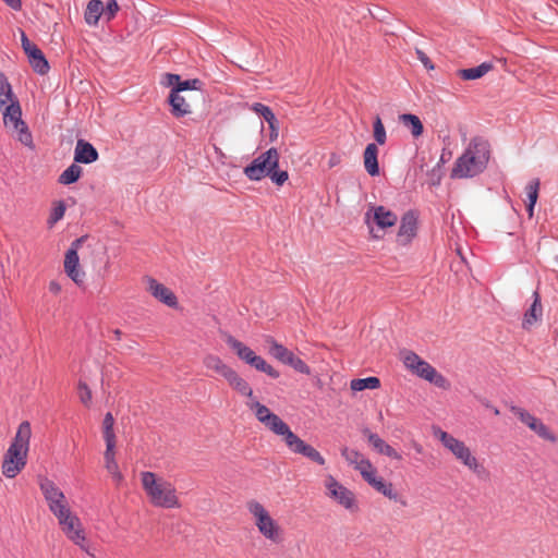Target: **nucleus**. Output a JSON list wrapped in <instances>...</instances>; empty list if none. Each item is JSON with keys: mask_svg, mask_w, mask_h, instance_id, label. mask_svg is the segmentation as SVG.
Wrapping results in <instances>:
<instances>
[{"mask_svg": "<svg viewBox=\"0 0 558 558\" xmlns=\"http://www.w3.org/2000/svg\"><path fill=\"white\" fill-rule=\"evenodd\" d=\"M226 381L235 392L248 398L246 407L254 412L256 420L272 434L281 437L292 453L301 454L322 466L326 464V459L317 449L301 439L279 415L256 400L252 387L236 371Z\"/></svg>", "mask_w": 558, "mask_h": 558, "instance_id": "obj_1", "label": "nucleus"}, {"mask_svg": "<svg viewBox=\"0 0 558 558\" xmlns=\"http://www.w3.org/2000/svg\"><path fill=\"white\" fill-rule=\"evenodd\" d=\"M489 144L481 137L470 141L464 153L456 160L451 178H473L483 172L489 160Z\"/></svg>", "mask_w": 558, "mask_h": 558, "instance_id": "obj_2", "label": "nucleus"}, {"mask_svg": "<svg viewBox=\"0 0 558 558\" xmlns=\"http://www.w3.org/2000/svg\"><path fill=\"white\" fill-rule=\"evenodd\" d=\"M140 477L148 501L154 507L165 509L181 507L177 488L171 482L150 471L141 472Z\"/></svg>", "mask_w": 558, "mask_h": 558, "instance_id": "obj_3", "label": "nucleus"}, {"mask_svg": "<svg viewBox=\"0 0 558 558\" xmlns=\"http://www.w3.org/2000/svg\"><path fill=\"white\" fill-rule=\"evenodd\" d=\"M32 427L28 421L22 422L16 434L3 457L2 474L8 478H14L26 465Z\"/></svg>", "mask_w": 558, "mask_h": 558, "instance_id": "obj_4", "label": "nucleus"}, {"mask_svg": "<svg viewBox=\"0 0 558 558\" xmlns=\"http://www.w3.org/2000/svg\"><path fill=\"white\" fill-rule=\"evenodd\" d=\"M280 155L277 148L271 147L255 157L250 165L243 169V173L251 181H260L264 178L281 186L289 179L284 170H279Z\"/></svg>", "mask_w": 558, "mask_h": 558, "instance_id": "obj_5", "label": "nucleus"}, {"mask_svg": "<svg viewBox=\"0 0 558 558\" xmlns=\"http://www.w3.org/2000/svg\"><path fill=\"white\" fill-rule=\"evenodd\" d=\"M246 509L257 531L268 541L279 543L282 537V529L271 517L268 509L259 501L251 499L246 502Z\"/></svg>", "mask_w": 558, "mask_h": 558, "instance_id": "obj_6", "label": "nucleus"}, {"mask_svg": "<svg viewBox=\"0 0 558 558\" xmlns=\"http://www.w3.org/2000/svg\"><path fill=\"white\" fill-rule=\"evenodd\" d=\"M355 470L361 474L362 478L377 493L384 495L388 499L399 502L405 507L407 500L395 489L393 484L385 481L384 477L378 475L377 469L367 459L363 458Z\"/></svg>", "mask_w": 558, "mask_h": 558, "instance_id": "obj_7", "label": "nucleus"}, {"mask_svg": "<svg viewBox=\"0 0 558 558\" xmlns=\"http://www.w3.org/2000/svg\"><path fill=\"white\" fill-rule=\"evenodd\" d=\"M401 360L407 369L416 376L434 384L441 389H448L450 384L445 376L436 371L428 362L421 359L413 351L404 350L400 352Z\"/></svg>", "mask_w": 558, "mask_h": 558, "instance_id": "obj_8", "label": "nucleus"}, {"mask_svg": "<svg viewBox=\"0 0 558 558\" xmlns=\"http://www.w3.org/2000/svg\"><path fill=\"white\" fill-rule=\"evenodd\" d=\"M1 111L3 117V124L12 134V136H14L26 147L33 148V136L26 122L22 119V108L20 102L13 101L12 104L2 108Z\"/></svg>", "mask_w": 558, "mask_h": 558, "instance_id": "obj_9", "label": "nucleus"}, {"mask_svg": "<svg viewBox=\"0 0 558 558\" xmlns=\"http://www.w3.org/2000/svg\"><path fill=\"white\" fill-rule=\"evenodd\" d=\"M39 488L50 512L54 515L58 522L73 513L68 498L54 482L44 477L39 481Z\"/></svg>", "mask_w": 558, "mask_h": 558, "instance_id": "obj_10", "label": "nucleus"}, {"mask_svg": "<svg viewBox=\"0 0 558 558\" xmlns=\"http://www.w3.org/2000/svg\"><path fill=\"white\" fill-rule=\"evenodd\" d=\"M226 343L241 361L251 365L255 369L263 372L275 379L280 376L279 372L268 364L265 359L257 355L250 347L233 336H227Z\"/></svg>", "mask_w": 558, "mask_h": 558, "instance_id": "obj_11", "label": "nucleus"}, {"mask_svg": "<svg viewBox=\"0 0 558 558\" xmlns=\"http://www.w3.org/2000/svg\"><path fill=\"white\" fill-rule=\"evenodd\" d=\"M324 487L326 496L340 507L351 513L359 511V501L355 494L342 485L333 475L325 476Z\"/></svg>", "mask_w": 558, "mask_h": 558, "instance_id": "obj_12", "label": "nucleus"}, {"mask_svg": "<svg viewBox=\"0 0 558 558\" xmlns=\"http://www.w3.org/2000/svg\"><path fill=\"white\" fill-rule=\"evenodd\" d=\"M86 239V236H81L73 241L64 256V272L77 286H82L85 279V271L80 267L78 250Z\"/></svg>", "mask_w": 558, "mask_h": 558, "instance_id": "obj_13", "label": "nucleus"}, {"mask_svg": "<svg viewBox=\"0 0 558 558\" xmlns=\"http://www.w3.org/2000/svg\"><path fill=\"white\" fill-rule=\"evenodd\" d=\"M58 524L68 539L88 553L85 529L81 519L74 512L60 520Z\"/></svg>", "mask_w": 558, "mask_h": 558, "instance_id": "obj_14", "label": "nucleus"}, {"mask_svg": "<svg viewBox=\"0 0 558 558\" xmlns=\"http://www.w3.org/2000/svg\"><path fill=\"white\" fill-rule=\"evenodd\" d=\"M364 219L369 231L373 233L374 226L379 230L393 227L398 221V216L396 213L384 206H369L365 213Z\"/></svg>", "mask_w": 558, "mask_h": 558, "instance_id": "obj_15", "label": "nucleus"}, {"mask_svg": "<svg viewBox=\"0 0 558 558\" xmlns=\"http://www.w3.org/2000/svg\"><path fill=\"white\" fill-rule=\"evenodd\" d=\"M511 412L541 438L550 442L557 441V437L555 436V434L539 418H537L526 410L518 407H512Z\"/></svg>", "mask_w": 558, "mask_h": 558, "instance_id": "obj_16", "label": "nucleus"}, {"mask_svg": "<svg viewBox=\"0 0 558 558\" xmlns=\"http://www.w3.org/2000/svg\"><path fill=\"white\" fill-rule=\"evenodd\" d=\"M21 41L34 71L41 75L46 74L49 70V64L41 50L27 38L24 32L21 33Z\"/></svg>", "mask_w": 558, "mask_h": 558, "instance_id": "obj_17", "label": "nucleus"}, {"mask_svg": "<svg viewBox=\"0 0 558 558\" xmlns=\"http://www.w3.org/2000/svg\"><path fill=\"white\" fill-rule=\"evenodd\" d=\"M146 290L159 302L169 307H177L178 299L175 294L165 284L158 282L156 279L146 278Z\"/></svg>", "mask_w": 558, "mask_h": 558, "instance_id": "obj_18", "label": "nucleus"}, {"mask_svg": "<svg viewBox=\"0 0 558 558\" xmlns=\"http://www.w3.org/2000/svg\"><path fill=\"white\" fill-rule=\"evenodd\" d=\"M416 228H417L416 216L411 211L404 214L401 219L399 231H398L399 243L402 245L409 244L416 234Z\"/></svg>", "mask_w": 558, "mask_h": 558, "instance_id": "obj_19", "label": "nucleus"}, {"mask_svg": "<svg viewBox=\"0 0 558 558\" xmlns=\"http://www.w3.org/2000/svg\"><path fill=\"white\" fill-rule=\"evenodd\" d=\"M203 364L207 371L221 376L225 380L235 371L216 354H207L203 359Z\"/></svg>", "mask_w": 558, "mask_h": 558, "instance_id": "obj_20", "label": "nucleus"}, {"mask_svg": "<svg viewBox=\"0 0 558 558\" xmlns=\"http://www.w3.org/2000/svg\"><path fill=\"white\" fill-rule=\"evenodd\" d=\"M543 316V306L541 303V296L537 291L533 293V303L530 308L524 313L522 320V328L530 330L535 326Z\"/></svg>", "mask_w": 558, "mask_h": 558, "instance_id": "obj_21", "label": "nucleus"}, {"mask_svg": "<svg viewBox=\"0 0 558 558\" xmlns=\"http://www.w3.org/2000/svg\"><path fill=\"white\" fill-rule=\"evenodd\" d=\"M364 435L367 437L369 445L380 454H385L391 459L400 461L402 456L392 448L389 444H387L384 439H381L377 434L369 432L366 429Z\"/></svg>", "mask_w": 558, "mask_h": 558, "instance_id": "obj_22", "label": "nucleus"}, {"mask_svg": "<svg viewBox=\"0 0 558 558\" xmlns=\"http://www.w3.org/2000/svg\"><path fill=\"white\" fill-rule=\"evenodd\" d=\"M453 457L474 474L480 475L485 470L483 464L477 460L466 445L462 446Z\"/></svg>", "mask_w": 558, "mask_h": 558, "instance_id": "obj_23", "label": "nucleus"}, {"mask_svg": "<svg viewBox=\"0 0 558 558\" xmlns=\"http://www.w3.org/2000/svg\"><path fill=\"white\" fill-rule=\"evenodd\" d=\"M453 457L474 474L480 475L485 470L483 464L477 460L466 445L462 446Z\"/></svg>", "mask_w": 558, "mask_h": 558, "instance_id": "obj_24", "label": "nucleus"}, {"mask_svg": "<svg viewBox=\"0 0 558 558\" xmlns=\"http://www.w3.org/2000/svg\"><path fill=\"white\" fill-rule=\"evenodd\" d=\"M453 457L474 474L480 475L485 470L483 464L477 460L466 445L462 446Z\"/></svg>", "mask_w": 558, "mask_h": 558, "instance_id": "obj_25", "label": "nucleus"}, {"mask_svg": "<svg viewBox=\"0 0 558 558\" xmlns=\"http://www.w3.org/2000/svg\"><path fill=\"white\" fill-rule=\"evenodd\" d=\"M453 457L474 474L480 475L485 470L483 464L477 460L466 445L462 446Z\"/></svg>", "mask_w": 558, "mask_h": 558, "instance_id": "obj_26", "label": "nucleus"}, {"mask_svg": "<svg viewBox=\"0 0 558 558\" xmlns=\"http://www.w3.org/2000/svg\"><path fill=\"white\" fill-rule=\"evenodd\" d=\"M98 159V151L88 142L78 140L74 150V161L81 163H92Z\"/></svg>", "mask_w": 558, "mask_h": 558, "instance_id": "obj_27", "label": "nucleus"}, {"mask_svg": "<svg viewBox=\"0 0 558 558\" xmlns=\"http://www.w3.org/2000/svg\"><path fill=\"white\" fill-rule=\"evenodd\" d=\"M363 165L369 175L376 177L379 174L378 147L375 143L366 146L363 153Z\"/></svg>", "mask_w": 558, "mask_h": 558, "instance_id": "obj_28", "label": "nucleus"}, {"mask_svg": "<svg viewBox=\"0 0 558 558\" xmlns=\"http://www.w3.org/2000/svg\"><path fill=\"white\" fill-rule=\"evenodd\" d=\"M433 435L441 442V445L453 456L459 449L465 445L464 441L456 438L451 434L439 427H433Z\"/></svg>", "mask_w": 558, "mask_h": 558, "instance_id": "obj_29", "label": "nucleus"}, {"mask_svg": "<svg viewBox=\"0 0 558 558\" xmlns=\"http://www.w3.org/2000/svg\"><path fill=\"white\" fill-rule=\"evenodd\" d=\"M169 104L171 106V113L177 118H181L191 113L190 104L177 92L170 93Z\"/></svg>", "mask_w": 558, "mask_h": 558, "instance_id": "obj_30", "label": "nucleus"}, {"mask_svg": "<svg viewBox=\"0 0 558 558\" xmlns=\"http://www.w3.org/2000/svg\"><path fill=\"white\" fill-rule=\"evenodd\" d=\"M493 70V64L488 62H483L482 64L470 68V69H461L458 70L457 74L459 77L465 81H472L483 77L489 71Z\"/></svg>", "mask_w": 558, "mask_h": 558, "instance_id": "obj_31", "label": "nucleus"}, {"mask_svg": "<svg viewBox=\"0 0 558 558\" xmlns=\"http://www.w3.org/2000/svg\"><path fill=\"white\" fill-rule=\"evenodd\" d=\"M265 341L268 344L269 354L283 364H286L293 354L292 351L288 350L284 345L277 342L272 337H267Z\"/></svg>", "mask_w": 558, "mask_h": 558, "instance_id": "obj_32", "label": "nucleus"}, {"mask_svg": "<svg viewBox=\"0 0 558 558\" xmlns=\"http://www.w3.org/2000/svg\"><path fill=\"white\" fill-rule=\"evenodd\" d=\"M102 12H104L102 2L100 0H90L87 3V7H86V10L84 13L85 22L90 26L97 25Z\"/></svg>", "mask_w": 558, "mask_h": 558, "instance_id": "obj_33", "label": "nucleus"}, {"mask_svg": "<svg viewBox=\"0 0 558 558\" xmlns=\"http://www.w3.org/2000/svg\"><path fill=\"white\" fill-rule=\"evenodd\" d=\"M13 101H19L12 90V86L9 83L7 76L0 72V109L7 107Z\"/></svg>", "mask_w": 558, "mask_h": 558, "instance_id": "obj_34", "label": "nucleus"}, {"mask_svg": "<svg viewBox=\"0 0 558 558\" xmlns=\"http://www.w3.org/2000/svg\"><path fill=\"white\" fill-rule=\"evenodd\" d=\"M403 126L408 128L414 137H420L424 132V126L420 118L412 113H403L399 117Z\"/></svg>", "mask_w": 558, "mask_h": 558, "instance_id": "obj_35", "label": "nucleus"}, {"mask_svg": "<svg viewBox=\"0 0 558 558\" xmlns=\"http://www.w3.org/2000/svg\"><path fill=\"white\" fill-rule=\"evenodd\" d=\"M66 211V205L63 201H53L47 219L48 229H52L57 222L63 219Z\"/></svg>", "mask_w": 558, "mask_h": 558, "instance_id": "obj_36", "label": "nucleus"}, {"mask_svg": "<svg viewBox=\"0 0 558 558\" xmlns=\"http://www.w3.org/2000/svg\"><path fill=\"white\" fill-rule=\"evenodd\" d=\"M539 184H541L539 180L535 179V180L531 181L526 185V187H525V192H526V209H527L530 218L533 217L534 206H535V204L537 202V198H538Z\"/></svg>", "mask_w": 558, "mask_h": 558, "instance_id": "obj_37", "label": "nucleus"}, {"mask_svg": "<svg viewBox=\"0 0 558 558\" xmlns=\"http://www.w3.org/2000/svg\"><path fill=\"white\" fill-rule=\"evenodd\" d=\"M82 173L83 169L78 165L72 163L59 175L58 182L62 185H70L75 183Z\"/></svg>", "mask_w": 558, "mask_h": 558, "instance_id": "obj_38", "label": "nucleus"}, {"mask_svg": "<svg viewBox=\"0 0 558 558\" xmlns=\"http://www.w3.org/2000/svg\"><path fill=\"white\" fill-rule=\"evenodd\" d=\"M380 387V380L378 377H366L353 379L350 383V388L353 391H362L365 389H378Z\"/></svg>", "mask_w": 558, "mask_h": 558, "instance_id": "obj_39", "label": "nucleus"}, {"mask_svg": "<svg viewBox=\"0 0 558 558\" xmlns=\"http://www.w3.org/2000/svg\"><path fill=\"white\" fill-rule=\"evenodd\" d=\"M77 396H78L80 401L85 407H87V408L90 407L92 400H93V393H92V390L88 387V385L83 380H80L77 384Z\"/></svg>", "mask_w": 558, "mask_h": 558, "instance_id": "obj_40", "label": "nucleus"}, {"mask_svg": "<svg viewBox=\"0 0 558 558\" xmlns=\"http://www.w3.org/2000/svg\"><path fill=\"white\" fill-rule=\"evenodd\" d=\"M341 456L344 460L352 465L354 469L357 466L361 460H363L364 456L357 450L350 449L348 447H343L341 449Z\"/></svg>", "mask_w": 558, "mask_h": 558, "instance_id": "obj_41", "label": "nucleus"}, {"mask_svg": "<svg viewBox=\"0 0 558 558\" xmlns=\"http://www.w3.org/2000/svg\"><path fill=\"white\" fill-rule=\"evenodd\" d=\"M286 364L291 366L294 371H296L301 374H305V375L311 374V369L307 366V364L303 360H301L300 357L294 355V353L291 355V357L288 360V362Z\"/></svg>", "mask_w": 558, "mask_h": 558, "instance_id": "obj_42", "label": "nucleus"}, {"mask_svg": "<svg viewBox=\"0 0 558 558\" xmlns=\"http://www.w3.org/2000/svg\"><path fill=\"white\" fill-rule=\"evenodd\" d=\"M374 138L379 145H384L387 140L386 130L379 117L374 121Z\"/></svg>", "mask_w": 558, "mask_h": 558, "instance_id": "obj_43", "label": "nucleus"}, {"mask_svg": "<svg viewBox=\"0 0 558 558\" xmlns=\"http://www.w3.org/2000/svg\"><path fill=\"white\" fill-rule=\"evenodd\" d=\"M105 468L108 473L112 476L113 481L117 485L121 484L123 481V475L120 472L119 465L117 461L105 463Z\"/></svg>", "mask_w": 558, "mask_h": 558, "instance_id": "obj_44", "label": "nucleus"}, {"mask_svg": "<svg viewBox=\"0 0 558 558\" xmlns=\"http://www.w3.org/2000/svg\"><path fill=\"white\" fill-rule=\"evenodd\" d=\"M251 110L263 117L265 120H272V110L260 102H255L251 106Z\"/></svg>", "mask_w": 558, "mask_h": 558, "instance_id": "obj_45", "label": "nucleus"}, {"mask_svg": "<svg viewBox=\"0 0 558 558\" xmlns=\"http://www.w3.org/2000/svg\"><path fill=\"white\" fill-rule=\"evenodd\" d=\"M197 84H199L198 80H187L184 82L179 81L178 86L174 87L171 92H177L178 94H180L183 90L196 89Z\"/></svg>", "mask_w": 558, "mask_h": 558, "instance_id": "obj_46", "label": "nucleus"}, {"mask_svg": "<svg viewBox=\"0 0 558 558\" xmlns=\"http://www.w3.org/2000/svg\"><path fill=\"white\" fill-rule=\"evenodd\" d=\"M119 11V4L116 0H110L106 8H104V14L107 16L108 21L114 17L117 12Z\"/></svg>", "mask_w": 558, "mask_h": 558, "instance_id": "obj_47", "label": "nucleus"}, {"mask_svg": "<svg viewBox=\"0 0 558 558\" xmlns=\"http://www.w3.org/2000/svg\"><path fill=\"white\" fill-rule=\"evenodd\" d=\"M415 53L417 56V59L422 62V64L429 71L434 70V63L430 61V59L427 57V54L422 51L421 49L416 48Z\"/></svg>", "mask_w": 558, "mask_h": 558, "instance_id": "obj_48", "label": "nucleus"}, {"mask_svg": "<svg viewBox=\"0 0 558 558\" xmlns=\"http://www.w3.org/2000/svg\"><path fill=\"white\" fill-rule=\"evenodd\" d=\"M102 437L105 439L106 447H116L117 437H116L114 429H112V430H104L102 432Z\"/></svg>", "mask_w": 558, "mask_h": 558, "instance_id": "obj_49", "label": "nucleus"}, {"mask_svg": "<svg viewBox=\"0 0 558 558\" xmlns=\"http://www.w3.org/2000/svg\"><path fill=\"white\" fill-rule=\"evenodd\" d=\"M179 81H180V76L179 75L167 73L163 76L162 84L166 85V86H174V87H177L178 84H179Z\"/></svg>", "mask_w": 558, "mask_h": 558, "instance_id": "obj_50", "label": "nucleus"}, {"mask_svg": "<svg viewBox=\"0 0 558 558\" xmlns=\"http://www.w3.org/2000/svg\"><path fill=\"white\" fill-rule=\"evenodd\" d=\"M113 426H114L113 415L110 412H108V413H106V415L104 417L101 429H102V432L104 430H112Z\"/></svg>", "mask_w": 558, "mask_h": 558, "instance_id": "obj_51", "label": "nucleus"}, {"mask_svg": "<svg viewBox=\"0 0 558 558\" xmlns=\"http://www.w3.org/2000/svg\"><path fill=\"white\" fill-rule=\"evenodd\" d=\"M341 162V155L338 153H331L328 157L327 166L328 169H332L333 167H337Z\"/></svg>", "mask_w": 558, "mask_h": 558, "instance_id": "obj_52", "label": "nucleus"}, {"mask_svg": "<svg viewBox=\"0 0 558 558\" xmlns=\"http://www.w3.org/2000/svg\"><path fill=\"white\" fill-rule=\"evenodd\" d=\"M105 463L117 461L116 460V447H106L104 452Z\"/></svg>", "mask_w": 558, "mask_h": 558, "instance_id": "obj_53", "label": "nucleus"}, {"mask_svg": "<svg viewBox=\"0 0 558 558\" xmlns=\"http://www.w3.org/2000/svg\"><path fill=\"white\" fill-rule=\"evenodd\" d=\"M48 289L53 295H59L62 291V286L59 281L51 280L49 282Z\"/></svg>", "mask_w": 558, "mask_h": 558, "instance_id": "obj_54", "label": "nucleus"}, {"mask_svg": "<svg viewBox=\"0 0 558 558\" xmlns=\"http://www.w3.org/2000/svg\"><path fill=\"white\" fill-rule=\"evenodd\" d=\"M12 10L20 11L22 9L21 0H2Z\"/></svg>", "mask_w": 558, "mask_h": 558, "instance_id": "obj_55", "label": "nucleus"}, {"mask_svg": "<svg viewBox=\"0 0 558 558\" xmlns=\"http://www.w3.org/2000/svg\"><path fill=\"white\" fill-rule=\"evenodd\" d=\"M265 121L268 123V125H269V128H270V130H271L272 134H274L275 136H277V134H278V129H277V119H276L275 114H272V120H265Z\"/></svg>", "mask_w": 558, "mask_h": 558, "instance_id": "obj_56", "label": "nucleus"}, {"mask_svg": "<svg viewBox=\"0 0 558 558\" xmlns=\"http://www.w3.org/2000/svg\"><path fill=\"white\" fill-rule=\"evenodd\" d=\"M412 447L420 454L423 453V451H424L423 446L421 444H418L417 441H412Z\"/></svg>", "mask_w": 558, "mask_h": 558, "instance_id": "obj_57", "label": "nucleus"}, {"mask_svg": "<svg viewBox=\"0 0 558 558\" xmlns=\"http://www.w3.org/2000/svg\"><path fill=\"white\" fill-rule=\"evenodd\" d=\"M113 335L117 340H120L122 337V331L120 329H114Z\"/></svg>", "mask_w": 558, "mask_h": 558, "instance_id": "obj_58", "label": "nucleus"}, {"mask_svg": "<svg viewBox=\"0 0 558 558\" xmlns=\"http://www.w3.org/2000/svg\"><path fill=\"white\" fill-rule=\"evenodd\" d=\"M494 414L499 415V410L497 408H494Z\"/></svg>", "mask_w": 558, "mask_h": 558, "instance_id": "obj_59", "label": "nucleus"}]
</instances>
